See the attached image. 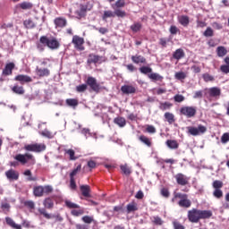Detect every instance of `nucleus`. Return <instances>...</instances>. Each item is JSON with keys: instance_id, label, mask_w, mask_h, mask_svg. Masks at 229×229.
<instances>
[{"instance_id": "nucleus-1", "label": "nucleus", "mask_w": 229, "mask_h": 229, "mask_svg": "<svg viewBox=\"0 0 229 229\" xmlns=\"http://www.w3.org/2000/svg\"><path fill=\"white\" fill-rule=\"evenodd\" d=\"M39 42L41 44H44V46H47L49 47V49H58L60 47V43L56 38H48L47 36H42L39 38Z\"/></svg>"}, {"instance_id": "nucleus-2", "label": "nucleus", "mask_w": 229, "mask_h": 229, "mask_svg": "<svg viewBox=\"0 0 229 229\" xmlns=\"http://www.w3.org/2000/svg\"><path fill=\"white\" fill-rule=\"evenodd\" d=\"M38 212H39V214L41 216H43L46 219H53L54 218L58 223H62V221H64V217H62V215H60V213H57L55 215H51V214L47 213V211L44 208H38Z\"/></svg>"}, {"instance_id": "nucleus-3", "label": "nucleus", "mask_w": 229, "mask_h": 229, "mask_svg": "<svg viewBox=\"0 0 229 229\" xmlns=\"http://www.w3.org/2000/svg\"><path fill=\"white\" fill-rule=\"evenodd\" d=\"M86 85L89 87L93 92H96V94H98L101 90V85H99V83H98V80L92 76L88 77Z\"/></svg>"}, {"instance_id": "nucleus-4", "label": "nucleus", "mask_w": 229, "mask_h": 229, "mask_svg": "<svg viewBox=\"0 0 229 229\" xmlns=\"http://www.w3.org/2000/svg\"><path fill=\"white\" fill-rule=\"evenodd\" d=\"M196 112H197V109L194 106H182V107L180 108L181 115H184L188 119L195 117L196 116Z\"/></svg>"}, {"instance_id": "nucleus-5", "label": "nucleus", "mask_w": 229, "mask_h": 229, "mask_svg": "<svg viewBox=\"0 0 229 229\" xmlns=\"http://www.w3.org/2000/svg\"><path fill=\"white\" fill-rule=\"evenodd\" d=\"M188 133L192 135L193 137H197V135H201L207 131V127L199 124L198 127L188 126L187 127Z\"/></svg>"}, {"instance_id": "nucleus-6", "label": "nucleus", "mask_w": 229, "mask_h": 229, "mask_svg": "<svg viewBox=\"0 0 229 229\" xmlns=\"http://www.w3.org/2000/svg\"><path fill=\"white\" fill-rule=\"evenodd\" d=\"M24 149H26V151H33L34 153H41V151H46V144H30L26 145Z\"/></svg>"}, {"instance_id": "nucleus-7", "label": "nucleus", "mask_w": 229, "mask_h": 229, "mask_svg": "<svg viewBox=\"0 0 229 229\" xmlns=\"http://www.w3.org/2000/svg\"><path fill=\"white\" fill-rule=\"evenodd\" d=\"M72 42L74 45L75 49H78V51L85 50V47L83 46V44H85V39H83V38L80 36H73Z\"/></svg>"}, {"instance_id": "nucleus-8", "label": "nucleus", "mask_w": 229, "mask_h": 229, "mask_svg": "<svg viewBox=\"0 0 229 229\" xmlns=\"http://www.w3.org/2000/svg\"><path fill=\"white\" fill-rule=\"evenodd\" d=\"M188 219L191 223H199V209L192 208L189 210Z\"/></svg>"}, {"instance_id": "nucleus-9", "label": "nucleus", "mask_w": 229, "mask_h": 229, "mask_svg": "<svg viewBox=\"0 0 229 229\" xmlns=\"http://www.w3.org/2000/svg\"><path fill=\"white\" fill-rule=\"evenodd\" d=\"M15 160H17L18 162H21V164L24 165V164H28L29 160H33V162H35V158L33 157V155L31 154H18L15 156Z\"/></svg>"}, {"instance_id": "nucleus-10", "label": "nucleus", "mask_w": 229, "mask_h": 229, "mask_svg": "<svg viewBox=\"0 0 229 229\" xmlns=\"http://www.w3.org/2000/svg\"><path fill=\"white\" fill-rule=\"evenodd\" d=\"M174 178L178 183V185H189V177L183 174H177L174 175Z\"/></svg>"}, {"instance_id": "nucleus-11", "label": "nucleus", "mask_w": 229, "mask_h": 229, "mask_svg": "<svg viewBox=\"0 0 229 229\" xmlns=\"http://www.w3.org/2000/svg\"><path fill=\"white\" fill-rule=\"evenodd\" d=\"M15 81H20V83L21 85H24V83H31V81H33V79H31V77H30L29 75H24V74H20L17 75L14 78Z\"/></svg>"}, {"instance_id": "nucleus-12", "label": "nucleus", "mask_w": 229, "mask_h": 229, "mask_svg": "<svg viewBox=\"0 0 229 229\" xmlns=\"http://www.w3.org/2000/svg\"><path fill=\"white\" fill-rule=\"evenodd\" d=\"M121 90L123 94L126 95L135 94V92H137V89L131 85H123L121 87Z\"/></svg>"}, {"instance_id": "nucleus-13", "label": "nucleus", "mask_w": 229, "mask_h": 229, "mask_svg": "<svg viewBox=\"0 0 229 229\" xmlns=\"http://www.w3.org/2000/svg\"><path fill=\"white\" fill-rule=\"evenodd\" d=\"M5 176L8 180H19V174L13 169L5 172Z\"/></svg>"}, {"instance_id": "nucleus-14", "label": "nucleus", "mask_w": 229, "mask_h": 229, "mask_svg": "<svg viewBox=\"0 0 229 229\" xmlns=\"http://www.w3.org/2000/svg\"><path fill=\"white\" fill-rule=\"evenodd\" d=\"M5 223L8 225V226H11V228L22 229V226L19 224H16L15 221H13V219H12L10 216L5 217Z\"/></svg>"}, {"instance_id": "nucleus-15", "label": "nucleus", "mask_w": 229, "mask_h": 229, "mask_svg": "<svg viewBox=\"0 0 229 229\" xmlns=\"http://www.w3.org/2000/svg\"><path fill=\"white\" fill-rule=\"evenodd\" d=\"M13 69H15V64L9 63L5 65L4 69L3 70V74H4V76H10Z\"/></svg>"}, {"instance_id": "nucleus-16", "label": "nucleus", "mask_w": 229, "mask_h": 229, "mask_svg": "<svg viewBox=\"0 0 229 229\" xmlns=\"http://www.w3.org/2000/svg\"><path fill=\"white\" fill-rule=\"evenodd\" d=\"M173 58H174V60H182V58H185V52L183 49L178 48L174 52Z\"/></svg>"}, {"instance_id": "nucleus-17", "label": "nucleus", "mask_w": 229, "mask_h": 229, "mask_svg": "<svg viewBox=\"0 0 229 229\" xmlns=\"http://www.w3.org/2000/svg\"><path fill=\"white\" fill-rule=\"evenodd\" d=\"M199 219H210L212 217V211L199 209Z\"/></svg>"}, {"instance_id": "nucleus-18", "label": "nucleus", "mask_w": 229, "mask_h": 229, "mask_svg": "<svg viewBox=\"0 0 229 229\" xmlns=\"http://www.w3.org/2000/svg\"><path fill=\"white\" fill-rule=\"evenodd\" d=\"M177 205H179V207H181L182 208H191V205H192V202L191 201V199H189V198H186L182 200H179L177 202Z\"/></svg>"}, {"instance_id": "nucleus-19", "label": "nucleus", "mask_w": 229, "mask_h": 229, "mask_svg": "<svg viewBox=\"0 0 229 229\" xmlns=\"http://www.w3.org/2000/svg\"><path fill=\"white\" fill-rule=\"evenodd\" d=\"M189 198V195L185 193H181V192H174V198L172 199V203H174L176 199H180V201H183V199Z\"/></svg>"}, {"instance_id": "nucleus-20", "label": "nucleus", "mask_w": 229, "mask_h": 229, "mask_svg": "<svg viewBox=\"0 0 229 229\" xmlns=\"http://www.w3.org/2000/svg\"><path fill=\"white\" fill-rule=\"evenodd\" d=\"M81 192L84 198H90V186L89 185H81Z\"/></svg>"}, {"instance_id": "nucleus-21", "label": "nucleus", "mask_w": 229, "mask_h": 229, "mask_svg": "<svg viewBox=\"0 0 229 229\" xmlns=\"http://www.w3.org/2000/svg\"><path fill=\"white\" fill-rule=\"evenodd\" d=\"M101 56L94 54H89L88 56L87 64H98L101 60Z\"/></svg>"}, {"instance_id": "nucleus-22", "label": "nucleus", "mask_w": 229, "mask_h": 229, "mask_svg": "<svg viewBox=\"0 0 229 229\" xmlns=\"http://www.w3.org/2000/svg\"><path fill=\"white\" fill-rule=\"evenodd\" d=\"M209 96L211 98H219L221 96V89L213 87L209 89Z\"/></svg>"}, {"instance_id": "nucleus-23", "label": "nucleus", "mask_w": 229, "mask_h": 229, "mask_svg": "<svg viewBox=\"0 0 229 229\" xmlns=\"http://www.w3.org/2000/svg\"><path fill=\"white\" fill-rule=\"evenodd\" d=\"M33 194L36 198H42L44 196V187L43 186H37L34 187Z\"/></svg>"}, {"instance_id": "nucleus-24", "label": "nucleus", "mask_w": 229, "mask_h": 229, "mask_svg": "<svg viewBox=\"0 0 229 229\" xmlns=\"http://www.w3.org/2000/svg\"><path fill=\"white\" fill-rule=\"evenodd\" d=\"M43 205H44L45 208L51 210L55 207V202L53 201V199H51V198H47L44 199Z\"/></svg>"}, {"instance_id": "nucleus-25", "label": "nucleus", "mask_w": 229, "mask_h": 229, "mask_svg": "<svg viewBox=\"0 0 229 229\" xmlns=\"http://www.w3.org/2000/svg\"><path fill=\"white\" fill-rule=\"evenodd\" d=\"M54 22L56 28H64L67 25V20L64 18H56Z\"/></svg>"}, {"instance_id": "nucleus-26", "label": "nucleus", "mask_w": 229, "mask_h": 229, "mask_svg": "<svg viewBox=\"0 0 229 229\" xmlns=\"http://www.w3.org/2000/svg\"><path fill=\"white\" fill-rule=\"evenodd\" d=\"M36 72H37L38 76H40V77L49 76V74H50L49 69H47V68L42 69V68L37 67Z\"/></svg>"}, {"instance_id": "nucleus-27", "label": "nucleus", "mask_w": 229, "mask_h": 229, "mask_svg": "<svg viewBox=\"0 0 229 229\" xmlns=\"http://www.w3.org/2000/svg\"><path fill=\"white\" fill-rule=\"evenodd\" d=\"M131 61L133 64H146V57L142 55H132Z\"/></svg>"}, {"instance_id": "nucleus-28", "label": "nucleus", "mask_w": 229, "mask_h": 229, "mask_svg": "<svg viewBox=\"0 0 229 229\" xmlns=\"http://www.w3.org/2000/svg\"><path fill=\"white\" fill-rule=\"evenodd\" d=\"M64 153L66 155H69V160L74 161V160H78V157H76V152H74V149L72 148H69V149H64Z\"/></svg>"}, {"instance_id": "nucleus-29", "label": "nucleus", "mask_w": 229, "mask_h": 229, "mask_svg": "<svg viewBox=\"0 0 229 229\" xmlns=\"http://www.w3.org/2000/svg\"><path fill=\"white\" fill-rule=\"evenodd\" d=\"M114 124L120 126V128H124V126H126V119H124L123 117L114 118Z\"/></svg>"}, {"instance_id": "nucleus-30", "label": "nucleus", "mask_w": 229, "mask_h": 229, "mask_svg": "<svg viewBox=\"0 0 229 229\" xmlns=\"http://www.w3.org/2000/svg\"><path fill=\"white\" fill-rule=\"evenodd\" d=\"M178 21L180 24H182V26H184V27L189 26V22H190L189 16H186V15L180 16L178 18Z\"/></svg>"}, {"instance_id": "nucleus-31", "label": "nucleus", "mask_w": 229, "mask_h": 229, "mask_svg": "<svg viewBox=\"0 0 229 229\" xmlns=\"http://www.w3.org/2000/svg\"><path fill=\"white\" fill-rule=\"evenodd\" d=\"M127 210V214H131V212H136V210H139V208H137V204L131 202L129 203L126 207Z\"/></svg>"}, {"instance_id": "nucleus-32", "label": "nucleus", "mask_w": 229, "mask_h": 229, "mask_svg": "<svg viewBox=\"0 0 229 229\" xmlns=\"http://www.w3.org/2000/svg\"><path fill=\"white\" fill-rule=\"evenodd\" d=\"M12 90L14 94H18L19 96H22L24 94V88L22 86H13Z\"/></svg>"}, {"instance_id": "nucleus-33", "label": "nucleus", "mask_w": 229, "mask_h": 229, "mask_svg": "<svg viewBox=\"0 0 229 229\" xmlns=\"http://www.w3.org/2000/svg\"><path fill=\"white\" fill-rule=\"evenodd\" d=\"M166 146H168L170 149H178V142L176 140H166Z\"/></svg>"}, {"instance_id": "nucleus-34", "label": "nucleus", "mask_w": 229, "mask_h": 229, "mask_svg": "<svg viewBox=\"0 0 229 229\" xmlns=\"http://www.w3.org/2000/svg\"><path fill=\"white\" fill-rule=\"evenodd\" d=\"M120 169L126 176H130V174H131V169H130L126 164L121 165Z\"/></svg>"}, {"instance_id": "nucleus-35", "label": "nucleus", "mask_w": 229, "mask_h": 229, "mask_svg": "<svg viewBox=\"0 0 229 229\" xmlns=\"http://www.w3.org/2000/svg\"><path fill=\"white\" fill-rule=\"evenodd\" d=\"M217 56L223 57L225 56V55L228 53L226 48L225 47H218L216 48Z\"/></svg>"}, {"instance_id": "nucleus-36", "label": "nucleus", "mask_w": 229, "mask_h": 229, "mask_svg": "<svg viewBox=\"0 0 229 229\" xmlns=\"http://www.w3.org/2000/svg\"><path fill=\"white\" fill-rule=\"evenodd\" d=\"M131 30L133 31V33H137L142 30V24L140 22H135L131 26Z\"/></svg>"}, {"instance_id": "nucleus-37", "label": "nucleus", "mask_w": 229, "mask_h": 229, "mask_svg": "<svg viewBox=\"0 0 229 229\" xmlns=\"http://www.w3.org/2000/svg\"><path fill=\"white\" fill-rule=\"evenodd\" d=\"M66 105H68V106H72V108H76V106H78V99L68 98L66 99Z\"/></svg>"}, {"instance_id": "nucleus-38", "label": "nucleus", "mask_w": 229, "mask_h": 229, "mask_svg": "<svg viewBox=\"0 0 229 229\" xmlns=\"http://www.w3.org/2000/svg\"><path fill=\"white\" fill-rule=\"evenodd\" d=\"M165 119H166L167 123H169V124H173V123H174V114H173V113H165Z\"/></svg>"}, {"instance_id": "nucleus-39", "label": "nucleus", "mask_w": 229, "mask_h": 229, "mask_svg": "<svg viewBox=\"0 0 229 229\" xmlns=\"http://www.w3.org/2000/svg\"><path fill=\"white\" fill-rule=\"evenodd\" d=\"M140 142H143V144L148 146V148H151V140H149V138H148L144 135H141V136H140Z\"/></svg>"}, {"instance_id": "nucleus-40", "label": "nucleus", "mask_w": 229, "mask_h": 229, "mask_svg": "<svg viewBox=\"0 0 229 229\" xmlns=\"http://www.w3.org/2000/svg\"><path fill=\"white\" fill-rule=\"evenodd\" d=\"M140 72H141V74H151V72H153V69L148 66H142L140 68Z\"/></svg>"}, {"instance_id": "nucleus-41", "label": "nucleus", "mask_w": 229, "mask_h": 229, "mask_svg": "<svg viewBox=\"0 0 229 229\" xmlns=\"http://www.w3.org/2000/svg\"><path fill=\"white\" fill-rule=\"evenodd\" d=\"M148 78L149 80H155L156 81H162V80H164V77L158 73H150L148 74Z\"/></svg>"}, {"instance_id": "nucleus-42", "label": "nucleus", "mask_w": 229, "mask_h": 229, "mask_svg": "<svg viewBox=\"0 0 229 229\" xmlns=\"http://www.w3.org/2000/svg\"><path fill=\"white\" fill-rule=\"evenodd\" d=\"M20 7L21 10H31V8H33V4L30 2H22L20 4Z\"/></svg>"}, {"instance_id": "nucleus-43", "label": "nucleus", "mask_w": 229, "mask_h": 229, "mask_svg": "<svg viewBox=\"0 0 229 229\" xmlns=\"http://www.w3.org/2000/svg\"><path fill=\"white\" fill-rule=\"evenodd\" d=\"M213 196L216 199H221V198H223V190H221V189H215L213 191Z\"/></svg>"}, {"instance_id": "nucleus-44", "label": "nucleus", "mask_w": 229, "mask_h": 229, "mask_svg": "<svg viewBox=\"0 0 229 229\" xmlns=\"http://www.w3.org/2000/svg\"><path fill=\"white\" fill-rule=\"evenodd\" d=\"M110 17H115L114 12L104 11V14L102 16L103 21H106V19H108Z\"/></svg>"}, {"instance_id": "nucleus-45", "label": "nucleus", "mask_w": 229, "mask_h": 229, "mask_svg": "<svg viewBox=\"0 0 229 229\" xmlns=\"http://www.w3.org/2000/svg\"><path fill=\"white\" fill-rule=\"evenodd\" d=\"M171 106H173V104L169 103V102H164V103H160L159 105V109L160 110H169V108H171Z\"/></svg>"}, {"instance_id": "nucleus-46", "label": "nucleus", "mask_w": 229, "mask_h": 229, "mask_svg": "<svg viewBox=\"0 0 229 229\" xmlns=\"http://www.w3.org/2000/svg\"><path fill=\"white\" fill-rule=\"evenodd\" d=\"M24 176H28L27 180L28 182H37V177H32L31 176V171L30 170H26L23 173Z\"/></svg>"}, {"instance_id": "nucleus-47", "label": "nucleus", "mask_w": 229, "mask_h": 229, "mask_svg": "<svg viewBox=\"0 0 229 229\" xmlns=\"http://www.w3.org/2000/svg\"><path fill=\"white\" fill-rule=\"evenodd\" d=\"M40 135H42V137H46L47 139H53V137H55L53 132L47 131V129H45L43 131H41Z\"/></svg>"}, {"instance_id": "nucleus-48", "label": "nucleus", "mask_w": 229, "mask_h": 229, "mask_svg": "<svg viewBox=\"0 0 229 229\" xmlns=\"http://www.w3.org/2000/svg\"><path fill=\"white\" fill-rule=\"evenodd\" d=\"M175 80H185L187 78V73L184 72H178L174 74Z\"/></svg>"}, {"instance_id": "nucleus-49", "label": "nucleus", "mask_w": 229, "mask_h": 229, "mask_svg": "<svg viewBox=\"0 0 229 229\" xmlns=\"http://www.w3.org/2000/svg\"><path fill=\"white\" fill-rule=\"evenodd\" d=\"M126 5V2H124V0H118L115 2L114 5H113L114 10H115V8H124V6Z\"/></svg>"}, {"instance_id": "nucleus-50", "label": "nucleus", "mask_w": 229, "mask_h": 229, "mask_svg": "<svg viewBox=\"0 0 229 229\" xmlns=\"http://www.w3.org/2000/svg\"><path fill=\"white\" fill-rule=\"evenodd\" d=\"M152 222L157 226H162L164 225V220H162V218L160 216H154Z\"/></svg>"}, {"instance_id": "nucleus-51", "label": "nucleus", "mask_w": 229, "mask_h": 229, "mask_svg": "<svg viewBox=\"0 0 229 229\" xmlns=\"http://www.w3.org/2000/svg\"><path fill=\"white\" fill-rule=\"evenodd\" d=\"M64 203L68 208H80V205L72 202L71 200H65Z\"/></svg>"}, {"instance_id": "nucleus-52", "label": "nucleus", "mask_w": 229, "mask_h": 229, "mask_svg": "<svg viewBox=\"0 0 229 229\" xmlns=\"http://www.w3.org/2000/svg\"><path fill=\"white\" fill-rule=\"evenodd\" d=\"M87 13V5L81 4L80 11H77V15L80 17H84L85 13Z\"/></svg>"}, {"instance_id": "nucleus-53", "label": "nucleus", "mask_w": 229, "mask_h": 229, "mask_svg": "<svg viewBox=\"0 0 229 229\" xmlns=\"http://www.w3.org/2000/svg\"><path fill=\"white\" fill-rule=\"evenodd\" d=\"M212 187L214 190L216 189H223V182L222 181H219V180H216L213 182L212 183Z\"/></svg>"}, {"instance_id": "nucleus-54", "label": "nucleus", "mask_w": 229, "mask_h": 229, "mask_svg": "<svg viewBox=\"0 0 229 229\" xmlns=\"http://www.w3.org/2000/svg\"><path fill=\"white\" fill-rule=\"evenodd\" d=\"M23 24H24L25 28H28L29 30H31L35 27V23L31 20L24 21Z\"/></svg>"}, {"instance_id": "nucleus-55", "label": "nucleus", "mask_w": 229, "mask_h": 229, "mask_svg": "<svg viewBox=\"0 0 229 229\" xmlns=\"http://www.w3.org/2000/svg\"><path fill=\"white\" fill-rule=\"evenodd\" d=\"M80 171H81V165H79L75 169L72 171L70 174V178L74 179V176H76Z\"/></svg>"}, {"instance_id": "nucleus-56", "label": "nucleus", "mask_w": 229, "mask_h": 229, "mask_svg": "<svg viewBox=\"0 0 229 229\" xmlns=\"http://www.w3.org/2000/svg\"><path fill=\"white\" fill-rule=\"evenodd\" d=\"M115 15H116V17L123 18V17H126V12L123 11L121 9H116V10H114V17H115Z\"/></svg>"}, {"instance_id": "nucleus-57", "label": "nucleus", "mask_w": 229, "mask_h": 229, "mask_svg": "<svg viewBox=\"0 0 229 229\" xmlns=\"http://www.w3.org/2000/svg\"><path fill=\"white\" fill-rule=\"evenodd\" d=\"M174 101H175V103H182L185 101V97H183V95L177 94L174 97Z\"/></svg>"}, {"instance_id": "nucleus-58", "label": "nucleus", "mask_w": 229, "mask_h": 229, "mask_svg": "<svg viewBox=\"0 0 229 229\" xmlns=\"http://www.w3.org/2000/svg\"><path fill=\"white\" fill-rule=\"evenodd\" d=\"M83 223H86V225H90V223H94V217L84 216H82Z\"/></svg>"}, {"instance_id": "nucleus-59", "label": "nucleus", "mask_w": 229, "mask_h": 229, "mask_svg": "<svg viewBox=\"0 0 229 229\" xmlns=\"http://www.w3.org/2000/svg\"><path fill=\"white\" fill-rule=\"evenodd\" d=\"M214 35V30L212 28L208 27L207 30L204 31V37H212Z\"/></svg>"}, {"instance_id": "nucleus-60", "label": "nucleus", "mask_w": 229, "mask_h": 229, "mask_svg": "<svg viewBox=\"0 0 229 229\" xmlns=\"http://www.w3.org/2000/svg\"><path fill=\"white\" fill-rule=\"evenodd\" d=\"M202 78L204 81L208 82V81H214V76L208 74V73H204L202 75Z\"/></svg>"}, {"instance_id": "nucleus-61", "label": "nucleus", "mask_w": 229, "mask_h": 229, "mask_svg": "<svg viewBox=\"0 0 229 229\" xmlns=\"http://www.w3.org/2000/svg\"><path fill=\"white\" fill-rule=\"evenodd\" d=\"M221 142H222V144H226L227 142H229V133L228 132H225L222 135Z\"/></svg>"}, {"instance_id": "nucleus-62", "label": "nucleus", "mask_w": 229, "mask_h": 229, "mask_svg": "<svg viewBox=\"0 0 229 229\" xmlns=\"http://www.w3.org/2000/svg\"><path fill=\"white\" fill-rule=\"evenodd\" d=\"M25 207L33 210L35 208V202L33 200H27L24 202Z\"/></svg>"}, {"instance_id": "nucleus-63", "label": "nucleus", "mask_w": 229, "mask_h": 229, "mask_svg": "<svg viewBox=\"0 0 229 229\" xmlns=\"http://www.w3.org/2000/svg\"><path fill=\"white\" fill-rule=\"evenodd\" d=\"M87 89H88L87 84H81V85L76 87V90L78 92H85V90H87Z\"/></svg>"}, {"instance_id": "nucleus-64", "label": "nucleus", "mask_w": 229, "mask_h": 229, "mask_svg": "<svg viewBox=\"0 0 229 229\" xmlns=\"http://www.w3.org/2000/svg\"><path fill=\"white\" fill-rule=\"evenodd\" d=\"M173 225H174V229H185V226L182 225V224H180V222L178 221H174Z\"/></svg>"}]
</instances>
